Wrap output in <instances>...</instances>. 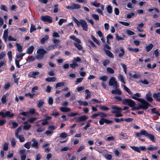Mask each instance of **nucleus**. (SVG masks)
Returning a JSON list of instances; mask_svg holds the SVG:
<instances>
[{"mask_svg": "<svg viewBox=\"0 0 160 160\" xmlns=\"http://www.w3.org/2000/svg\"><path fill=\"white\" fill-rule=\"evenodd\" d=\"M72 19L78 27L81 26L83 30L85 31H88V25L87 22L85 20L81 19L79 21L74 17H73Z\"/></svg>", "mask_w": 160, "mask_h": 160, "instance_id": "obj_1", "label": "nucleus"}, {"mask_svg": "<svg viewBox=\"0 0 160 160\" xmlns=\"http://www.w3.org/2000/svg\"><path fill=\"white\" fill-rule=\"evenodd\" d=\"M139 102H141V103L138 104V106L139 107L137 108V109H139L140 108L147 109L150 106L149 104L147 102L142 98Z\"/></svg>", "mask_w": 160, "mask_h": 160, "instance_id": "obj_2", "label": "nucleus"}, {"mask_svg": "<svg viewBox=\"0 0 160 160\" xmlns=\"http://www.w3.org/2000/svg\"><path fill=\"white\" fill-rule=\"evenodd\" d=\"M6 111V110H3L0 112V116H1L3 118H5L6 117L8 118H12L14 116V114L9 111Z\"/></svg>", "mask_w": 160, "mask_h": 160, "instance_id": "obj_3", "label": "nucleus"}, {"mask_svg": "<svg viewBox=\"0 0 160 160\" xmlns=\"http://www.w3.org/2000/svg\"><path fill=\"white\" fill-rule=\"evenodd\" d=\"M122 103L132 108L134 107L136 105L134 101L128 99H122Z\"/></svg>", "mask_w": 160, "mask_h": 160, "instance_id": "obj_4", "label": "nucleus"}, {"mask_svg": "<svg viewBox=\"0 0 160 160\" xmlns=\"http://www.w3.org/2000/svg\"><path fill=\"white\" fill-rule=\"evenodd\" d=\"M141 131L142 136H144L147 137L152 142H155L154 137L153 135L148 133L145 130H142Z\"/></svg>", "mask_w": 160, "mask_h": 160, "instance_id": "obj_5", "label": "nucleus"}, {"mask_svg": "<svg viewBox=\"0 0 160 160\" xmlns=\"http://www.w3.org/2000/svg\"><path fill=\"white\" fill-rule=\"evenodd\" d=\"M108 85L110 86H113L115 88H118L119 85L116 79L114 77H111L109 80Z\"/></svg>", "mask_w": 160, "mask_h": 160, "instance_id": "obj_6", "label": "nucleus"}, {"mask_svg": "<svg viewBox=\"0 0 160 160\" xmlns=\"http://www.w3.org/2000/svg\"><path fill=\"white\" fill-rule=\"evenodd\" d=\"M41 19L42 20L44 21L47 22L49 23H51L52 22V18L47 15L42 16L41 17Z\"/></svg>", "mask_w": 160, "mask_h": 160, "instance_id": "obj_7", "label": "nucleus"}, {"mask_svg": "<svg viewBox=\"0 0 160 160\" xmlns=\"http://www.w3.org/2000/svg\"><path fill=\"white\" fill-rule=\"evenodd\" d=\"M112 108L113 109V110L112 112V113H115L118 112H121L122 109L119 107L116 106H113L112 107Z\"/></svg>", "mask_w": 160, "mask_h": 160, "instance_id": "obj_8", "label": "nucleus"}, {"mask_svg": "<svg viewBox=\"0 0 160 160\" xmlns=\"http://www.w3.org/2000/svg\"><path fill=\"white\" fill-rule=\"evenodd\" d=\"M141 97V94L139 93H137L131 96V97L133 99L139 102L142 98H139L138 97Z\"/></svg>", "mask_w": 160, "mask_h": 160, "instance_id": "obj_9", "label": "nucleus"}, {"mask_svg": "<svg viewBox=\"0 0 160 160\" xmlns=\"http://www.w3.org/2000/svg\"><path fill=\"white\" fill-rule=\"evenodd\" d=\"M32 144H31L32 146L36 148H38L39 147L38 142L34 138H32Z\"/></svg>", "mask_w": 160, "mask_h": 160, "instance_id": "obj_10", "label": "nucleus"}, {"mask_svg": "<svg viewBox=\"0 0 160 160\" xmlns=\"http://www.w3.org/2000/svg\"><path fill=\"white\" fill-rule=\"evenodd\" d=\"M39 74L38 72H31L29 73L28 76L31 78H36V76Z\"/></svg>", "mask_w": 160, "mask_h": 160, "instance_id": "obj_11", "label": "nucleus"}, {"mask_svg": "<svg viewBox=\"0 0 160 160\" xmlns=\"http://www.w3.org/2000/svg\"><path fill=\"white\" fill-rule=\"evenodd\" d=\"M88 119V118L85 115H83L80 116L78 118L77 120V122H80L82 121H84Z\"/></svg>", "mask_w": 160, "mask_h": 160, "instance_id": "obj_12", "label": "nucleus"}, {"mask_svg": "<svg viewBox=\"0 0 160 160\" xmlns=\"http://www.w3.org/2000/svg\"><path fill=\"white\" fill-rule=\"evenodd\" d=\"M153 97L157 101L160 102V92L154 93Z\"/></svg>", "mask_w": 160, "mask_h": 160, "instance_id": "obj_13", "label": "nucleus"}, {"mask_svg": "<svg viewBox=\"0 0 160 160\" xmlns=\"http://www.w3.org/2000/svg\"><path fill=\"white\" fill-rule=\"evenodd\" d=\"M97 33L100 37V39L102 42L103 43H104L105 42V41L102 32L100 31L99 30L97 32Z\"/></svg>", "mask_w": 160, "mask_h": 160, "instance_id": "obj_14", "label": "nucleus"}, {"mask_svg": "<svg viewBox=\"0 0 160 160\" xmlns=\"http://www.w3.org/2000/svg\"><path fill=\"white\" fill-rule=\"evenodd\" d=\"M34 49V46L32 45L30 46L27 49L26 51V53L28 54H31L32 53Z\"/></svg>", "mask_w": 160, "mask_h": 160, "instance_id": "obj_15", "label": "nucleus"}, {"mask_svg": "<svg viewBox=\"0 0 160 160\" xmlns=\"http://www.w3.org/2000/svg\"><path fill=\"white\" fill-rule=\"evenodd\" d=\"M72 10L78 9L81 8V6L78 4L72 3L71 4Z\"/></svg>", "mask_w": 160, "mask_h": 160, "instance_id": "obj_16", "label": "nucleus"}, {"mask_svg": "<svg viewBox=\"0 0 160 160\" xmlns=\"http://www.w3.org/2000/svg\"><path fill=\"white\" fill-rule=\"evenodd\" d=\"M146 99L149 101L151 102L153 100V98L152 97V94L150 92H148L146 95Z\"/></svg>", "mask_w": 160, "mask_h": 160, "instance_id": "obj_17", "label": "nucleus"}, {"mask_svg": "<svg viewBox=\"0 0 160 160\" xmlns=\"http://www.w3.org/2000/svg\"><path fill=\"white\" fill-rule=\"evenodd\" d=\"M120 52L118 54V57L120 58L122 57L125 54V51L122 47H121L120 48Z\"/></svg>", "mask_w": 160, "mask_h": 160, "instance_id": "obj_18", "label": "nucleus"}, {"mask_svg": "<svg viewBox=\"0 0 160 160\" xmlns=\"http://www.w3.org/2000/svg\"><path fill=\"white\" fill-rule=\"evenodd\" d=\"M81 43H78L75 42L73 43L74 45L79 50H82L83 47L80 44Z\"/></svg>", "mask_w": 160, "mask_h": 160, "instance_id": "obj_19", "label": "nucleus"}, {"mask_svg": "<svg viewBox=\"0 0 160 160\" xmlns=\"http://www.w3.org/2000/svg\"><path fill=\"white\" fill-rule=\"evenodd\" d=\"M106 54L109 57L112 58H114L113 54L109 50H107L104 48L103 49Z\"/></svg>", "mask_w": 160, "mask_h": 160, "instance_id": "obj_20", "label": "nucleus"}, {"mask_svg": "<svg viewBox=\"0 0 160 160\" xmlns=\"http://www.w3.org/2000/svg\"><path fill=\"white\" fill-rule=\"evenodd\" d=\"M70 38L75 42L78 43H81V40L78 38H77L74 35H72L70 37Z\"/></svg>", "mask_w": 160, "mask_h": 160, "instance_id": "obj_21", "label": "nucleus"}, {"mask_svg": "<svg viewBox=\"0 0 160 160\" xmlns=\"http://www.w3.org/2000/svg\"><path fill=\"white\" fill-rule=\"evenodd\" d=\"M111 92L113 94H117L118 95H121L122 94L121 92L117 88H115V90H112Z\"/></svg>", "mask_w": 160, "mask_h": 160, "instance_id": "obj_22", "label": "nucleus"}, {"mask_svg": "<svg viewBox=\"0 0 160 160\" xmlns=\"http://www.w3.org/2000/svg\"><path fill=\"white\" fill-rule=\"evenodd\" d=\"M153 47V45L152 43H150L146 47V49L147 52L150 51Z\"/></svg>", "mask_w": 160, "mask_h": 160, "instance_id": "obj_23", "label": "nucleus"}, {"mask_svg": "<svg viewBox=\"0 0 160 160\" xmlns=\"http://www.w3.org/2000/svg\"><path fill=\"white\" fill-rule=\"evenodd\" d=\"M56 78L55 77H49L46 79L45 80L48 82H52L56 81Z\"/></svg>", "mask_w": 160, "mask_h": 160, "instance_id": "obj_24", "label": "nucleus"}, {"mask_svg": "<svg viewBox=\"0 0 160 160\" xmlns=\"http://www.w3.org/2000/svg\"><path fill=\"white\" fill-rule=\"evenodd\" d=\"M60 110L63 112H69L71 111V109L70 108L66 107H61Z\"/></svg>", "mask_w": 160, "mask_h": 160, "instance_id": "obj_25", "label": "nucleus"}, {"mask_svg": "<svg viewBox=\"0 0 160 160\" xmlns=\"http://www.w3.org/2000/svg\"><path fill=\"white\" fill-rule=\"evenodd\" d=\"M47 52L44 49L42 48L39 49L37 51L38 54L43 55L46 53Z\"/></svg>", "mask_w": 160, "mask_h": 160, "instance_id": "obj_26", "label": "nucleus"}, {"mask_svg": "<svg viewBox=\"0 0 160 160\" xmlns=\"http://www.w3.org/2000/svg\"><path fill=\"white\" fill-rule=\"evenodd\" d=\"M48 38V36L46 35L44 37H43L41 38L40 40L42 44L44 43L47 40Z\"/></svg>", "mask_w": 160, "mask_h": 160, "instance_id": "obj_27", "label": "nucleus"}, {"mask_svg": "<svg viewBox=\"0 0 160 160\" xmlns=\"http://www.w3.org/2000/svg\"><path fill=\"white\" fill-rule=\"evenodd\" d=\"M128 49L129 51L133 52H137L139 51V49L137 48H133L131 47H129Z\"/></svg>", "mask_w": 160, "mask_h": 160, "instance_id": "obj_28", "label": "nucleus"}, {"mask_svg": "<svg viewBox=\"0 0 160 160\" xmlns=\"http://www.w3.org/2000/svg\"><path fill=\"white\" fill-rule=\"evenodd\" d=\"M16 46L17 47L18 51L20 52H22V46L18 43H16Z\"/></svg>", "mask_w": 160, "mask_h": 160, "instance_id": "obj_29", "label": "nucleus"}, {"mask_svg": "<svg viewBox=\"0 0 160 160\" xmlns=\"http://www.w3.org/2000/svg\"><path fill=\"white\" fill-rule=\"evenodd\" d=\"M118 79L122 83L125 84L126 83L124 80V78L123 76L120 74H119L118 76Z\"/></svg>", "mask_w": 160, "mask_h": 160, "instance_id": "obj_30", "label": "nucleus"}, {"mask_svg": "<svg viewBox=\"0 0 160 160\" xmlns=\"http://www.w3.org/2000/svg\"><path fill=\"white\" fill-rule=\"evenodd\" d=\"M123 87H124V90L127 92L130 95H132V93L130 90L127 88L125 85H123Z\"/></svg>", "mask_w": 160, "mask_h": 160, "instance_id": "obj_31", "label": "nucleus"}, {"mask_svg": "<svg viewBox=\"0 0 160 160\" xmlns=\"http://www.w3.org/2000/svg\"><path fill=\"white\" fill-rule=\"evenodd\" d=\"M78 102L80 105L87 106L88 105V103L86 101H83L81 100H79L78 101Z\"/></svg>", "mask_w": 160, "mask_h": 160, "instance_id": "obj_32", "label": "nucleus"}, {"mask_svg": "<svg viewBox=\"0 0 160 160\" xmlns=\"http://www.w3.org/2000/svg\"><path fill=\"white\" fill-rule=\"evenodd\" d=\"M57 47V46L54 45H50L47 48L46 50L49 51L52 49H55Z\"/></svg>", "mask_w": 160, "mask_h": 160, "instance_id": "obj_33", "label": "nucleus"}, {"mask_svg": "<svg viewBox=\"0 0 160 160\" xmlns=\"http://www.w3.org/2000/svg\"><path fill=\"white\" fill-rule=\"evenodd\" d=\"M65 85V82H61L58 83L55 86V88H57L58 87H62Z\"/></svg>", "mask_w": 160, "mask_h": 160, "instance_id": "obj_34", "label": "nucleus"}, {"mask_svg": "<svg viewBox=\"0 0 160 160\" xmlns=\"http://www.w3.org/2000/svg\"><path fill=\"white\" fill-rule=\"evenodd\" d=\"M130 147L133 150L140 153L139 147L130 146Z\"/></svg>", "mask_w": 160, "mask_h": 160, "instance_id": "obj_35", "label": "nucleus"}, {"mask_svg": "<svg viewBox=\"0 0 160 160\" xmlns=\"http://www.w3.org/2000/svg\"><path fill=\"white\" fill-rule=\"evenodd\" d=\"M108 77L106 75H104L100 77L99 78V79L101 80H102L103 82H105L107 80Z\"/></svg>", "mask_w": 160, "mask_h": 160, "instance_id": "obj_36", "label": "nucleus"}, {"mask_svg": "<svg viewBox=\"0 0 160 160\" xmlns=\"http://www.w3.org/2000/svg\"><path fill=\"white\" fill-rule=\"evenodd\" d=\"M17 138L21 142H23L25 140V138L22 135H19Z\"/></svg>", "mask_w": 160, "mask_h": 160, "instance_id": "obj_37", "label": "nucleus"}, {"mask_svg": "<svg viewBox=\"0 0 160 160\" xmlns=\"http://www.w3.org/2000/svg\"><path fill=\"white\" fill-rule=\"evenodd\" d=\"M106 9L108 12L110 14L112 12V8L110 5H108Z\"/></svg>", "mask_w": 160, "mask_h": 160, "instance_id": "obj_38", "label": "nucleus"}, {"mask_svg": "<svg viewBox=\"0 0 160 160\" xmlns=\"http://www.w3.org/2000/svg\"><path fill=\"white\" fill-rule=\"evenodd\" d=\"M7 96L5 95H3L1 98V101L3 104H4L6 103L7 102Z\"/></svg>", "mask_w": 160, "mask_h": 160, "instance_id": "obj_39", "label": "nucleus"}, {"mask_svg": "<svg viewBox=\"0 0 160 160\" xmlns=\"http://www.w3.org/2000/svg\"><path fill=\"white\" fill-rule=\"evenodd\" d=\"M8 29H7L5 30L4 31L2 38H7L8 36Z\"/></svg>", "mask_w": 160, "mask_h": 160, "instance_id": "obj_40", "label": "nucleus"}, {"mask_svg": "<svg viewBox=\"0 0 160 160\" xmlns=\"http://www.w3.org/2000/svg\"><path fill=\"white\" fill-rule=\"evenodd\" d=\"M35 59V58L34 56H30L28 58V62H32L34 61Z\"/></svg>", "mask_w": 160, "mask_h": 160, "instance_id": "obj_41", "label": "nucleus"}, {"mask_svg": "<svg viewBox=\"0 0 160 160\" xmlns=\"http://www.w3.org/2000/svg\"><path fill=\"white\" fill-rule=\"evenodd\" d=\"M90 4L96 7H99L101 5L99 3H96L94 2H90Z\"/></svg>", "mask_w": 160, "mask_h": 160, "instance_id": "obj_42", "label": "nucleus"}, {"mask_svg": "<svg viewBox=\"0 0 160 160\" xmlns=\"http://www.w3.org/2000/svg\"><path fill=\"white\" fill-rule=\"evenodd\" d=\"M44 103L43 101L42 100H40L38 101V103H37V106L38 108H40L43 105Z\"/></svg>", "mask_w": 160, "mask_h": 160, "instance_id": "obj_43", "label": "nucleus"}, {"mask_svg": "<svg viewBox=\"0 0 160 160\" xmlns=\"http://www.w3.org/2000/svg\"><path fill=\"white\" fill-rule=\"evenodd\" d=\"M35 26L33 24H31V26L30 28V33H32L34 31H35L36 30Z\"/></svg>", "mask_w": 160, "mask_h": 160, "instance_id": "obj_44", "label": "nucleus"}, {"mask_svg": "<svg viewBox=\"0 0 160 160\" xmlns=\"http://www.w3.org/2000/svg\"><path fill=\"white\" fill-rule=\"evenodd\" d=\"M31 145V142H28L25 143L24 144V146L26 148L28 149L30 148Z\"/></svg>", "mask_w": 160, "mask_h": 160, "instance_id": "obj_45", "label": "nucleus"}, {"mask_svg": "<svg viewBox=\"0 0 160 160\" xmlns=\"http://www.w3.org/2000/svg\"><path fill=\"white\" fill-rule=\"evenodd\" d=\"M148 149L149 150L153 151L156 150L157 149V147L156 146L153 147L152 145H150L148 148Z\"/></svg>", "mask_w": 160, "mask_h": 160, "instance_id": "obj_46", "label": "nucleus"}, {"mask_svg": "<svg viewBox=\"0 0 160 160\" xmlns=\"http://www.w3.org/2000/svg\"><path fill=\"white\" fill-rule=\"evenodd\" d=\"M91 38L93 41L98 45H100V43L98 41L93 35L91 36Z\"/></svg>", "mask_w": 160, "mask_h": 160, "instance_id": "obj_47", "label": "nucleus"}, {"mask_svg": "<svg viewBox=\"0 0 160 160\" xmlns=\"http://www.w3.org/2000/svg\"><path fill=\"white\" fill-rule=\"evenodd\" d=\"M37 118H36L32 117L29 118L28 121L30 123H32L37 119Z\"/></svg>", "mask_w": 160, "mask_h": 160, "instance_id": "obj_48", "label": "nucleus"}, {"mask_svg": "<svg viewBox=\"0 0 160 160\" xmlns=\"http://www.w3.org/2000/svg\"><path fill=\"white\" fill-rule=\"evenodd\" d=\"M21 127H19L15 131V136L16 137L19 136L18 134L19 132H21Z\"/></svg>", "mask_w": 160, "mask_h": 160, "instance_id": "obj_49", "label": "nucleus"}, {"mask_svg": "<svg viewBox=\"0 0 160 160\" xmlns=\"http://www.w3.org/2000/svg\"><path fill=\"white\" fill-rule=\"evenodd\" d=\"M7 55L10 61L12 60V52L11 51H9L7 53Z\"/></svg>", "mask_w": 160, "mask_h": 160, "instance_id": "obj_50", "label": "nucleus"}, {"mask_svg": "<svg viewBox=\"0 0 160 160\" xmlns=\"http://www.w3.org/2000/svg\"><path fill=\"white\" fill-rule=\"evenodd\" d=\"M70 66L71 68H74L76 66H78V65L76 62H75L74 61H73V63L70 64Z\"/></svg>", "mask_w": 160, "mask_h": 160, "instance_id": "obj_51", "label": "nucleus"}, {"mask_svg": "<svg viewBox=\"0 0 160 160\" xmlns=\"http://www.w3.org/2000/svg\"><path fill=\"white\" fill-rule=\"evenodd\" d=\"M53 133L52 131L51 130H47L45 132V134L47 135V136H51Z\"/></svg>", "mask_w": 160, "mask_h": 160, "instance_id": "obj_52", "label": "nucleus"}, {"mask_svg": "<svg viewBox=\"0 0 160 160\" xmlns=\"http://www.w3.org/2000/svg\"><path fill=\"white\" fill-rule=\"evenodd\" d=\"M135 15V13L134 12H131L130 13L128 14L127 15V18H131L133 16Z\"/></svg>", "mask_w": 160, "mask_h": 160, "instance_id": "obj_53", "label": "nucleus"}, {"mask_svg": "<svg viewBox=\"0 0 160 160\" xmlns=\"http://www.w3.org/2000/svg\"><path fill=\"white\" fill-rule=\"evenodd\" d=\"M104 157L106 159L109 160L112 158V155L111 154H106L104 155Z\"/></svg>", "mask_w": 160, "mask_h": 160, "instance_id": "obj_54", "label": "nucleus"}, {"mask_svg": "<svg viewBox=\"0 0 160 160\" xmlns=\"http://www.w3.org/2000/svg\"><path fill=\"white\" fill-rule=\"evenodd\" d=\"M66 21V19L61 18L59 19L58 21V24L59 25H61L62 23Z\"/></svg>", "mask_w": 160, "mask_h": 160, "instance_id": "obj_55", "label": "nucleus"}, {"mask_svg": "<svg viewBox=\"0 0 160 160\" xmlns=\"http://www.w3.org/2000/svg\"><path fill=\"white\" fill-rule=\"evenodd\" d=\"M83 79V78H77L75 82V84L76 85L78 83H80L82 81Z\"/></svg>", "mask_w": 160, "mask_h": 160, "instance_id": "obj_56", "label": "nucleus"}, {"mask_svg": "<svg viewBox=\"0 0 160 160\" xmlns=\"http://www.w3.org/2000/svg\"><path fill=\"white\" fill-rule=\"evenodd\" d=\"M101 110L104 111H108L109 109L108 108L105 106H101L100 107Z\"/></svg>", "mask_w": 160, "mask_h": 160, "instance_id": "obj_57", "label": "nucleus"}, {"mask_svg": "<svg viewBox=\"0 0 160 160\" xmlns=\"http://www.w3.org/2000/svg\"><path fill=\"white\" fill-rule=\"evenodd\" d=\"M92 17L95 20H98L99 19V17L98 15L93 14L92 15Z\"/></svg>", "mask_w": 160, "mask_h": 160, "instance_id": "obj_58", "label": "nucleus"}, {"mask_svg": "<svg viewBox=\"0 0 160 160\" xmlns=\"http://www.w3.org/2000/svg\"><path fill=\"white\" fill-rule=\"evenodd\" d=\"M25 55V53H17L16 56V58L18 59L21 57H22Z\"/></svg>", "mask_w": 160, "mask_h": 160, "instance_id": "obj_59", "label": "nucleus"}, {"mask_svg": "<svg viewBox=\"0 0 160 160\" xmlns=\"http://www.w3.org/2000/svg\"><path fill=\"white\" fill-rule=\"evenodd\" d=\"M8 143H5L3 145V150L7 151L8 149Z\"/></svg>", "mask_w": 160, "mask_h": 160, "instance_id": "obj_60", "label": "nucleus"}, {"mask_svg": "<svg viewBox=\"0 0 160 160\" xmlns=\"http://www.w3.org/2000/svg\"><path fill=\"white\" fill-rule=\"evenodd\" d=\"M107 70L108 72L110 73H113L114 72V70L111 68H107Z\"/></svg>", "mask_w": 160, "mask_h": 160, "instance_id": "obj_61", "label": "nucleus"}, {"mask_svg": "<svg viewBox=\"0 0 160 160\" xmlns=\"http://www.w3.org/2000/svg\"><path fill=\"white\" fill-rule=\"evenodd\" d=\"M48 102L49 104L52 105L53 102V99L52 97H49L48 101Z\"/></svg>", "mask_w": 160, "mask_h": 160, "instance_id": "obj_62", "label": "nucleus"}, {"mask_svg": "<svg viewBox=\"0 0 160 160\" xmlns=\"http://www.w3.org/2000/svg\"><path fill=\"white\" fill-rule=\"evenodd\" d=\"M115 137L113 136H109L106 139L107 141H113L115 139Z\"/></svg>", "mask_w": 160, "mask_h": 160, "instance_id": "obj_63", "label": "nucleus"}, {"mask_svg": "<svg viewBox=\"0 0 160 160\" xmlns=\"http://www.w3.org/2000/svg\"><path fill=\"white\" fill-rule=\"evenodd\" d=\"M16 143V141L15 139L14 138H12L11 139V145L13 147H14Z\"/></svg>", "mask_w": 160, "mask_h": 160, "instance_id": "obj_64", "label": "nucleus"}]
</instances>
